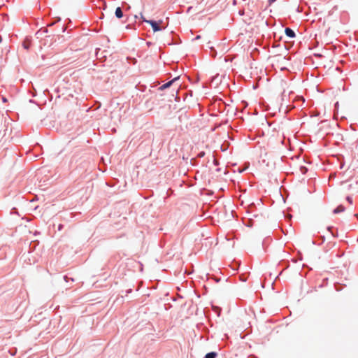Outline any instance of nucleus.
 Wrapping results in <instances>:
<instances>
[{
  "instance_id": "obj_1",
  "label": "nucleus",
  "mask_w": 358,
  "mask_h": 358,
  "mask_svg": "<svg viewBox=\"0 0 358 358\" xmlns=\"http://www.w3.org/2000/svg\"><path fill=\"white\" fill-rule=\"evenodd\" d=\"M144 22L150 24L155 32L161 31L163 29H165L167 26V25H164V22L162 20H160L157 22L154 21V20H144Z\"/></svg>"
},
{
  "instance_id": "obj_2",
  "label": "nucleus",
  "mask_w": 358,
  "mask_h": 358,
  "mask_svg": "<svg viewBox=\"0 0 358 358\" xmlns=\"http://www.w3.org/2000/svg\"><path fill=\"white\" fill-rule=\"evenodd\" d=\"M178 79H179V77H176L175 78H173L171 81H169V82L162 85L161 87H159V90H165V89L169 87L172 84H173Z\"/></svg>"
},
{
  "instance_id": "obj_3",
  "label": "nucleus",
  "mask_w": 358,
  "mask_h": 358,
  "mask_svg": "<svg viewBox=\"0 0 358 358\" xmlns=\"http://www.w3.org/2000/svg\"><path fill=\"white\" fill-rule=\"evenodd\" d=\"M285 32L287 36L289 38H294L295 36V34L292 29L290 28H286Z\"/></svg>"
},
{
  "instance_id": "obj_4",
  "label": "nucleus",
  "mask_w": 358,
  "mask_h": 358,
  "mask_svg": "<svg viewBox=\"0 0 358 358\" xmlns=\"http://www.w3.org/2000/svg\"><path fill=\"white\" fill-rule=\"evenodd\" d=\"M115 16L117 18H122L123 17V13L120 7H117L115 10Z\"/></svg>"
},
{
  "instance_id": "obj_5",
  "label": "nucleus",
  "mask_w": 358,
  "mask_h": 358,
  "mask_svg": "<svg viewBox=\"0 0 358 358\" xmlns=\"http://www.w3.org/2000/svg\"><path fill=\"white\" fill-rule=\"evenodd\" d=\"M22 45L24 49L28 50L31 46V41L29 39H25L22 43Z\"/></svg>"
},
{
  "instance_id": "obj_6",
  "label": "nucleus",
  "mask_w": 358,
  "mask_h": 358,
  "mask_svg": "<svg viewBox=\"0 0 358 358\" xmlns=\"http://www.w3.org/2000/svg\"><path fill=\"white\" fill-rule=\"evenodd\" d=\"M345 210V208L343 206H338L336 209L334 210V213H338L343 212Z\"/></svg>"
},
{
  "instance_id": "obj_7",
  "label": "nucleus",
  "mask_w": 358,
  "mask_h": 358,
  "mask_svg": "<svg viewBox=\"0 0 358 358\" xmlns=\"http://www.w3.org/2000/svg\"><path fill=\"white\" fill-rule=\"evenodd\" d=\"M217 356V353L215 352H209V353H207L205 356V358H215Z\"/></svg>"
},
{
  "instance_id": "obj_8",
  "label": "nucleus",
  "mask_w": 358,
  "mask_h": 358,
  "mask_svg": "<svg viewBox=\"0 0 358 358\" xmlns=\"http://www.w3.org/2000/svg\"><path fill=\"white\" fill-rule=\"evenodd\" d=\"M180 85H178L176 87V90H175V91L176 92V93H178V90H179V88H180Z\"/></svg>"
},
{
  "instance_id": "obj_9",
  "label": "nucleus",
  "mask_w": 358,
  "mask_h": 358,
  "mask_svg": "<svg viewBox=\"0 0 358 358\" xmlns=\"http://www.w3.org/2000/svg\"><path fill=\"white\" fill-rule=\"evenodd\" d=\"M347 200H348L350 203H352V199H351L350 196L347 197Z\"/></svg>"
},
{
  "instance_id": "obj_10",
  "label": "nucleus",
  "mask_w": 358,
  "mask_h": 358,
  "mask_svg": "<svg viewBox=\"0 0 358 358\" xmlns=\"http://www.w3.org/2000/svg\"><path fill=\"white\" fill-rule=\"evenodd\" d=\"M276 0H268V2L269 3H273L274 1H275Z\"/></svg>"
},
{
  "instance_id": "obj_11",
  "label": "nucleus",
  "mask_w": 358,
  "mask_h": 358,
  "mask_svg": "<svg viewBox=\"0 0 358 358\" xmlns=\"http://www.w3.org/2000/svg\"><path fill=\"white\" fill-rule=\"evenodd\" d=\"M141 19L144 21V20H146L143 15H141Z\"/></svg>"
},
{
  "instance_id": "obj_12",
  "label": "nucleus",
  "mask_w": 358,
  "mask_h": 358,
  "mask_svg": "<svg viewBox=\"0 0 358 358\" xmlns=\"http://www.w3.org/2000/svg\"><path fill=\"white\" fill-rule=\"evenodd\" d=\"M199 38H200V36H197L196 37V39H199Z\"/></svg>"
}]
</instances>
